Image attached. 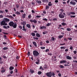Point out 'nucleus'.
I'll return each instance as SVG.
<instances>
[{
	"instance_id": "1",
	"label": "nucleus",
	"mask_w": 77,
	"mask_h": 77,
	"mask_svg": "<svg viewBox=\"0 0 77 77\" xmlns=\"http://www.w3.org/2000/svg\"><path fill=\"white\" fill-rule=\"evenodd\" d=\"M39 54V53L38 52L36 51H33V55L35 56V57H37L38 56V55Z\"/></svg>"
},
{
	"instance_id": "2",
	"label": "nucleus",
	"mask_w": 77,
	"mask_h": 77,
	"mask_svg": "<svg viewBox=\"0 0 77 77\" xmlns=\"http://www.w3.org/2000/svg\"><path fill=\"white\" fill-rule=\"evenodd\" d=\"M36 36L37 37H33V39H36V40H38V39H39V38H40V37H41V35H40V34H39L38 33H36Z\"/></svg>"
},
{
	"instance_id": "3",
	"label": "nucleus",
	"mask_w": 77,
	"mask_h": 77,
	"mask_svg": "<svg viewBox=\"0 0 77 77\" xmlns=\"http://www.w3.org/2000/svg\"><path fill=\"white\" fill-rule=\"evenodd\" d=\"M0 24L1 26H7L8 25L5 20H3L1 22Z\"/></svg>"
},
{
	"instance_id": "4",
	"label": "nucleus",
	"mask_w": 77,
	"mask_h": 77,
	"mask_svg": "<svg viewBox=\"0 0 77 77\" xmlns=\"http://www.w3.org/2000/svg\"><path fill=\"white\" fill-rule=\"evenodd\" d=\"M46 75L47 76L49 77H51L52 76V72H49L46 73Z\"/></svg>"
},
{
	"instance_id": "5",
	"label": "nucleus",
	"mask_w": 77,
	"mask_h": 77,
	"mask_svg": "<svg viewBox=\"0 0 77 77\" xmlns=\"http://www.w3.org/2000/svg\"><path fill=\"white\" fill-rule=\"evenodd\" d=\"M59 17L60 18H64L65 17V16L62 14L60 13L59 15Z\"/></svg>"
},
{
	"instance_id": "6",
	"label": "nucleus",
	"mask_w": 77,
	"mask_h": 77,
	"mask_svg": "<svg viewBox=\"0 0 77 77\" xmlns=\"http://www.w3.org/2000/svg\"><path fill=\"white\" fill-rule=\"evenodd\" d=\"M9 25L10 26L12 27L13 25H14V23L12 21H11L9 23Z\"/></svg>"
},
{
	"instance_id": "7",
	"label": "nucleus",
	"mask_w": 77,
	"mask_h": 77,
	"mask_svg": "<svg viewBox=\"0 0 77 77\" xmlns=\"http://www.w3.org/2000/svg\"><path fill=\"white\" fill-rule=\"evenodd\" d=\"M75 13L74 12H70L68 14V15L69 16L70 15H75Z\"/></svg>"
},
{
	"instance_id": "8",
	"label": "nucleus",
	"mask_w": 77,
	"mask_h": 77,
	"mask_svg": "<svg viewBox=\"0 0 77 77\" xmlns=\"http://www.w3.org/2000/svg\"><path fill=\"white\" fill-rule=\"evenodd\" d=\"M30 21L31 23H35V24H36V23H37V21L35 19H34L33 20H31Z\"/></svg>"
},
{
	"instance_id": "9",
	"label": "nucleus",
	"mask_w": 77,
	"mask_h": 77,
	"mask_svg": "<svg viewBox=\"0 0 77 77\" xmlns=\"http://www.w3.org/2000/svg\"><path fill=\"white\" fill-rule=\"evenodd\" d=\"M66 59H68V60H71L72 59V58L69 57V56H66Z\"/></svg>"
},
{
	"instance_id": "10",
	"label": "nucleus",
	"mask_w": 77,
	"mask_h": 77,
	"mask_svg": "<svg viewBox=\"0 0 77 77\" xmlns=\"http://www.w3.org/2000/svg\"><path fill=\"white\" fill-rule=\"evenodd\" d=\"M70 4L72 5H75V4H76V3H75V2H72V1H71L70 2Z\"/></svg>"
},
{
	"instance_id": "11",
	"label": "nucleus",
	"mask_w": 77,
	"mask_h": 77,
	"mask_svg": "<svg viewBox=\"0 0 77 77\" xmlns=\"http://www.w3.org/2000/svg\"><path fill=\"white\" fill-rule=\"evenodd\" d=\"M66 62V60H62L60 62V63H65Z\"/></svg>"
},
{
	"instance_id": "12",
	"label": "nucleus",
	"mask_w": 77,
	"mask_h": 77,
	"mask_svg": "<svg viewBox=\"0 0 77 77\" xmlns=\"http://www.w3.org/2000/svg\"><path fill=\"white\" fill-rule=\"evenodd\" d=\"M29 71L30 73H31V74H33V73H34V72H35V71H34V70L31 69L30 70H29Z\"/></svg>"
},
{
	"instance_id": "13",
	"label": "nucleus",
	"mask_w": 77,
	"mask_h": 77,
	"mask_svg": "<svg viewBox=\"0 0 77 77\" xmlns=\"http://www.w3.org/2000/svg\"><path fill=\"white\" fill-rule=\"evenodd\" d=\"M17 24L16 23H15V24H14V25H13V26L12 27H13L14 28V29H15V28H17Z\"/></svg>"
},
{
	"instance_id": "14",
	"label": "nucleus",
	"mask_w": 77,
	"mask_h": 77,
	"mask_svg": "<svg viewBox=\"0 0 77 77\" xmlns=\"http://www.w3.org/2000/svg\"><path fill=\"white\" fill-rule=\"evenodd\" d=\"M40 29H46V27L44 26H42L40 27Z\"/></svg>"
},
{
	"instance_id": "15",
	"label": "nucleus",
	"mask_w": 77,
	"mask_h": 77,
	"mask_svg": "<svg viewBox=\"0 0 77 77\" xmlns=\"http://www.w3.org/2000/svg\"><path fill=\"white\" fill-rule=\"evenodd\" d=\"M5 22H9V21H10V20L9 19L6 18L5 19V20H4Z\"/></svg>"
},
{
	"instance_id": "16",
	"label": "nucleus",
	"mask_w": 77,
	"mask_h": 77,
	"mask_svg": "<svg viewBox=\"0 0 77 77\" xmlns=\"http://www.w3.org/2000/svg\"><path fill=\"white\" fill-rule=\"evenodd\" d=\"M6 17L8 18H14V17H13L11 16H9L8 15H7Z\"/></svg>"
},
{
	"instance_id": "17",
	"label": "nucleus",
	"mask_w": 77,
	"mask_h": 77,
	"mask_svg": "<svg viewBox=\"0 0 77 77\" xmlns=\"http://www.w3.org/2000/svg\"><path fill=\"white\" fill-rule=\"evenodd\" d=\"M33 44L35 47H37V45L36 44V42H33Z\"/></svg>"
},
{
	"instance_id": "18",
	"label": "nucleus",
	"mask_w": 77,
	"mask_h": 77,
	"mask_svg": "<svg viewBox=\"0 0 77 77\" xmlns=\"http://www.w3.org/2000/svg\"><path fill=\"white\" fill-rule=\"evenodd\" d=\"M60 11H61L60 12V14H62V13H63V11H64V10H63V9H61L60 10Z\"/></svg>"
},
{
	"instance_id": "19",
	"label": "nucleus",
	"mask_w": 77,
	"mask_h": 77,
	"mask_svg": "<svg viewBox=\"0 0 77 77\" xmlns=\"http://www.w3.org/2000/svg\"><path fill=\"white\" fill-rule=\"evenodd\" d=\"M31 35H32V36H33L34 37V36H35V35H36V34H35L34 32L31 33Z\"/></svg>"
},
{
	"instance_id": "20",
	"label": "nucleus",
	"mask_w": 77,
	"mask_h": 77,
	"mask_svg": "<svg viewBox=\"0 0 77 77\" xmlns=\"http://www.w3.org/2000/svg\"><path fill=\"white\" fill-rule=\"evenodd\" d=\"M26 27H28V28H29V29H30V24H27Z\"/></svg>"
},
{
	"instance_id": "21",
	"label": "nucleus",
	"mask_w": 77,
	"mask_h": 77,
	"mask_svg": "<svg viewBox=\"0 0 77 77\" xmlns=\"http://www.w3.org/2000/svg\"><path fill=\"white\" fill-rule=\"evenodd\" d=\"M14 69V67L13 66H11L9 68V69L11 71H12V69Z\"/></svg>"
},
{
	"instance_id": "22",
	"label": "nucleus",
	"mask_w": 77,
	"mask_h": 77,
	"mask_svg": "<svg viewBox=\"0 0 77 77\" xmlns=\"http://www.w3.org/2000/svg\"><path fill=\"white\" fill-rule=\"evenodd\" d=\"M63 35H60L58 36L59 39H60V38H63Z\"/></svg>"
},
{
	"instance_id": "23",
	"label": "nucleus",
	"mask_w": 77,
	"mask_h": 77,
	"mask_svg": "<svg viewBox=\"0 0 77 77\" xmlns=\"http://www.w3.org/2000/svg\"><path fill=\"white\" fill-rule=\"evenodd\" d=\"M23 16H22V17L23 18H26V14L24 13V14H23Z\"/></svg>"
},
{
	"instance_id": "24",
	"label": "nucleus",
	"mask_w": 77,
	"mask_h": 77,
	"mask_svg": "<svg viewBox=\"0 0 77 77\" xmlns=\"http://www.w3.org/2000/svg\"><path fill=\"white\" fill-rule=\"evenodd\" d=\"M59 67L60 68H65V67L63 66L62 65H60L59 66Z\"/></svg>"
},
{
	"instance_id": "25",
	"label": "nucleus",
	"mask_w": 77,
	"mask_h": 77,
	"mask_svg": "<svg viewBox=\"0 0 77 77\" xmlns=\"http://www.w3.org/2000/svg\"><path fill=\"white\" fill-rule=\"evenodd\" d=\"M37 3H38V4H41L42 3V2L41 1H37Z\"/></svg>"
},
{
	"instance_id": "26",
	"label": "nucleus",
	"mask_w": 77,
	"mask_h": 77,
	"mask_svg": "<svg viewBox=\"0 0 77 77\" xmlns=\"http://www.w3.org/2000/svg\"><path fill=\"white\" fill-rule=\"evenodd\" d=\"M8 48L7 47H5L3 48V50H8Z\"/></svg>"
},
{
	"instance_id": "27",
	"label": "nucleus",
	"mask_w": 77,
	"mask_h": 77,
	"mask_svg": "<svg viewBox=\"0 0 77 77\" xmlns=\"http://www.w3.org/2000/svg\"><path fill=\"white\" fill-rule=\"evenodd\" d=\"M37 61H36V62H35V63L36 64H39V60H37Z\"/></svg>"
},
{
	"instance_id": "28",
	"label": "nucleus",
	"mask_w": 77,
	"mask_h": 77,
	"mask_svg": "<svg viewBox=\"0 0 77 77\" xmlns=\"http://www.w3.org/2000/svg\"><path fill=\"white\" fill-rule=\"evenodd\" d=\"M42 2L44 3H45V2H47L48 3V0H43Z\"/></svg>"
},
{
	"instance_id": "29",
	"label": "nucleus",
	"mask_w": 77,
	"mask_h": 77,
	"mask_svg": "<svg viewBox=\"0 0 77 77\" xmlns=\"http://www.w3.org/2000/svg\"><path fill=\"white\" fill-rule=\"evenodd\" d=\"M66 30L67 31H68V32H69L70 31H71V29L70 28H67L66 29Z\"/></svg>"
},
{
	"instance_id": "30",
	"label": "nucleus",
	"mask_w": 77,
	"mask_h": 77,
	"mask_svg": "<svg viewBox=\"0 0 77 77\" xmlns=\"http://www.w3.org/2000/svg\"><path fill=\"white\" fill-rule=\"evenodd\" d=\"M45 9H49V6L48 5H46L45 8Z\"/></svg>"
},
{
	"instance_id": "31",
	"label": "nucleus",
	"mask_w": 77,
	"mask_h": 77,
	"mask_svg": "<svg viewBox=\"0 0 77 77\" xmlns=\"http://www.w3.org/2000/svg\"><path fill=\"white\" fill-rule=\"evenodd\" d=\"M22 30H23V31H25V32H26V31H27V29H25V27H23V28Z\"/></svg>"
},
{
	"instance_id": "32",
	"label": "nucleus",
	"mask_w": 77,
	"mask_h": 77,
	"mask_svg": "<svg viewBox=\"0 0 77 77\" xmlns=\"http://www.w3.org/2000/svg\"><path fill=\"white\" fill-rule=\"evenodd\" d=\"M51 24V23H48L47 24H46V26H49Z\"/></svg>"
},
{
	"instance_id": "33",
	"label": "nucleus",
	"mask_w": 77,
	"mask_h": 77,
	"mask_svg": "<svg viewBox=\"0 0 77 77\" xmlns=\"http://www.w3.org/2000/svg\"><path fill=\"white\" fill-rule=\"evenodd\" d=\"M22 25H23V28L25 27V22H23V23Z\"/></svg>"
},
{
	"instance_id": "34",
	"label": "nucleus",
	"mask_w": 77,
	"mask_h": 77,
	"mask_svg": "<svg viewBox=\"0 0 77 77\" xmlns=\"http://www.w3.org/2000/svg\"><path fill=\"white\" fill-rule=\"evenodd\" d=\"M61 24L62 26H66V23H61Z\"/></svg>"
},
{
	"instance_id": "35",
	"label": "nucleus",
	"mask_w": 77,
	"mask_h": 77,
	"mask_svg": "<svg viewBox=\"0 0 77 77\" xmlns=\"http://www.w3.org/2000/svg\"><path fill=\"white\" fill-rule=\"evenodd\" d=\"M51 40L52 41H54V40H55V38L53 37H52L51 38Z\"/></svg>"
},
{
	"instance_id": "36",
	"label": "nucleus",
	"mask_w": 77,
	"mask_h": 77,
	"mask_svg": "<svg viewBox=\"0 0 77 77\" xmlns=\"http://www.w3.org/2000/svg\"><path fill=\"white\" fill-rule=\"evenodd\" d=\"M47 31H45L43 32V35H45V34H46V33H47Z\"/></svg>"
},
{
	"instance_id": "37",
	"label": "nucleus",
	"mask_w": 77,
	"mask_h": 77,
	"mask_svg": "<svg viewBox=\"0 0 77 77\" xmlns=\"http://www.w3.org/2000/svg\"><path fill=\"white\" fill-rule=\"evenodd\" d=\"M38 74L40 75L42 74V72L41 71H39L38 72Z\"/></svg>"
},
{
	"instance_id": "38",
	"label": "nucleus",
	"mask_w": 77,
	"mask_h": 77,
	"mask_svg": "<svg viewBox=\"0 0 77 77\" xmlns=\"http://www.w3.org/2000/svg\"><path fill=\"white\" fill-rule=\"evenodd\" d=\"M75 16L70 15V18H75Z\"/></svg>"
},
{
	"instance_id": "39",
	"label": "nucleus",
	"mask_w": 77,
	"mask_h": 77,
	"mask_svg": "<svg viewBox=\"0 0 77 77\" xmlns=\"http://www.w3.org/2000/svg\"><path fill=\"white\" fill-rule=\"evenodd\" d=\"M60 48L61 49H65V47H60Z\"/></svg>"
},
{
	"instance_id": "40",
	"label": "nucleus",
	"mask_w": 77,
	"mask_h": 77,
	"mask_svg": "<svg viewBox=\"0 0 77 77\" xmlns=\"http://www.w3.org/2000/svg\"><path fill=\"white\" fill-rule=\"evenodd\" d=\"M5 69H2L1 71V72H5Z\"/></svg>"
},
{
	"instance_id": "41",
	"label": "nucleus",
	"mask_w": 77,
	"mask_h": 77,
	"mask_svg": "<svg viewBox=\"0 0 77 77\" xmlns=\"http://www.w3.org/2000/svg\"><path fill=\"white\" fill-rule=\"evenodd\" d=\"M16 14L17 15H20V12L18 11H17Z\"/></svg>"
},
{
	"instance_id": "42",
	"label": "nucleus",
	"mask_w": 77,
	"mask_h": 77,
	"mask_svg": "<svg viewBox=\"0 0 77 77\" xmlns=\"http://www.w3.org/2000/svg\"><path fill=\"white\" fill-rule=\"evenodd\" d=\"M3 15H0V19L3 18Z\"/></svg>"
},
{
	"instance_id": "43",
	"label": "nucleus",
	"mask_w": 77,
	"mask_h": 77,
	"mask_svg": "<svg viewBox=\"0 0 77 77\" xmlns=\"http://www.w3.org/2000/svg\"><path fill=\"white\" fill-rule=\"evenodd\" d=\"M43 21H48V20L46 18H43Z\"/></svg>"
},
{
	"instance_id": "44",
	"label": "nucleus",
	"mask_w": 77,
	"mask_h": 77,
	"mask_svg": "<svg viewBox=\"0 0 77 77\" xmlns=\"http://www.w3.org/2000/svg\"><path fill=\"white\" fill-rule=\"evenodd\" d=\"M3 27L4 29H8V27H7L6 26H3Z\"/></svg>"
},
{
	"instance_id": "45",
	"label": "nucleus",
	"mask_w": 77,
	"mask_h": 77,
	"mask_svg": "<svg viewBox=\"0 0 77 77\" xmlns=\"http://www.w3.org/2000/svg\"><path fill=\"white\" fill-rule=\"evenodd\" d=\"M57 19L56 18H54L53 19V21H57Z\"/></svg>"
},
{
	"instance_id": "46",
	"label": "nucleus",
	"mask_w": 77,
	"mask_h": 77,
	"mask_svg": "<svg viewBox=\"0 0 77 77\" xmlns=\"http://www.w3.org/2000/svg\"><path fill=\"white\" fill-rule=\"evenodd\" d=\"M19 27L20 29H23V27L20 25L19 26Z\"/></svg>"
},
{
	"instance_id": "47",
	"label": "nucleus",
	"mask_w": 77,
	"mask_h": 77,
	"mask_svg": "<svg viewBox=\"0 0 77 77\" xmlns=\"http://www.w3.org/2000/svg\"><path fill=\"white\" fill-rule=\"evenodd\" d=\"M30 52H28V56H30Z\"/></svg>"
},
{
	"instance_id": "48",
	"label": "nucleus",
	"mask_w": 77,
	"mask_h": 77,
	"mask_svg": "<svg viewBox=\"0 0 77 77\" xmlns=\"http://www.w3.org/2000/svg\"><path fill=\"white\" fill-rule=\"evenodd\" d=\"M4 12H5L4 11H2L1 10L0 11V13L3 14V13H4Z\"/></svg>"
},
{
	"instance_id": "49",
	"label": "nucleus",
	"mask_w": 77,
	"mask_h": 77,
	"mask_svg": "<svg viewBox=\"0 0 77 77\" xmlns=\"http://www.w3.org/2000/svg\"><path fill=\"white\" fill-rule=\"evenodd\" d=\"M73 48L72 47V46H71L69 48V49H70V50H72Z\"/></svg>"
},
{
	"instance_id": "50",
	"label": "nucleus",
	"mask_w": 77,
	"mask_h": 77,
	"mask_svg": "<svg viewBox=\"0 0 77 77\" xmlns=\"http://www.w3.org/2000/svg\"><path fill=\"white\" fill-rule=\"evenodd\" d=\"M31 12H32V14H35V12L34 11V10H32L31 11Z\"/></svg>"
},
{
	"instance_id": "51",
	"label": "nucleus",
	"mask_w": 77,
	"mask_h": 77,
	"mask_svg": "<svg viewBox=\"0 0 77 77\" xmlns=\"http://www.w3.org/2000/svg\"><path fill=\"white\" fill-rule=\"evenodd\" d=\"M53 4H51V3H49L48 4V5L49 6H52V5Z\"/></svg>"
},
{
	"instance_id": "52",
	"label": "nucleus",
	"mask_w": 77,
	"mask_h": 77,
	"mask_svg": "<svg viewBox=\"0 0 77 77\" xmlns=\"http://www.w3.org/2000/svg\"><path fill=\"white\" fill-rule=\"evenodd\" d=\"M40 48H41V49H45V47H41Z\"/></svg>"
},
{
	"instance_id": "53",
	"label": "nucleus",
	"mask_w": 77,
	"mask_h": 77,
	"mask_svg": "<svg viewBox=\"0 0 77 77\" xmlns=\"http://www.w3.org/2000/svg\"><path fill=\"white\" fill-rule=\"evenodd\" d=\"M45 52H48V51H49V49H47L45 51Z\"/></svg>"
},
{
	"instance_id": "54",
	"label": "nucleus",
	"mask_w": 77,
	"mask_h": 77,
	"mask_svg": "<svg viewBox=\"0 0 77 77\" xmlns=\"http://www.w3.org/2000/svg\"><path fill=\"white\" fill-rule=\"evenodd\" d=\"M58 75L59 76V77H61V73H59L58 74Z\"/></svg>"
},
{
	"instance_id": "55",
	"label": "nucleus",
	"mask_w": 77,
	"mask_h": 77,
	"mask_svg": "<svg viewBox=\"0 0 77 77\" xmlns=\"http://www.w3.org/2000/svg\"><path fill=\"white\" fill-rule=\"evenodd\" d=\"M73 53L75 54L77 53V51H73Z\"/></svg>"
},
{
	"instance_id": "56",
	"label": "nucleus",
	"mask_w": 77,
	"mask_h": 77,
	"mask_svg": "<svg viewBox=\"0 0 77 77\" xmlns=\"http://www.w3.org/2000/svg\"><path fill=\"white\" fill-rule=\"evenodd\" d=\"M40 45H42V42H40Z\"/></svg>"
},
{
	"instance_id": "57",
	"label": "nucleus",
	"mask_w": 77,
	"mask_h": 77,
	"mask_svg": "<svg viewBox=\"0 0 77 77\" xmlns=\"http://www.w3.org/2000/svg\"><path fill=\"white\" fill-rule=\"evenodd\" d=\"M16 8H19V5H16Z\"/></svg>"
},
{
	"instance_id": "58",
	"label": "nucleus",
	"mask_w": 77,
	"mask_h": 77,
	"mask_svg": "<svg viewBox=\"0 0 77 77\" xmlns=\"http://www.w3.org/2000/svg\"><path fill=\"white\" fill-rule=\"evenodd\" d=\"M8 2H4V3L5 4V5H7V3Z\"/></svg>"
},
{
	"instance_id": "59",
	"label": "nucleus",
	"mask_w": 77,
	"mask_h": 77,
	"mask_svg": "<svg viewBox=\"0 0 77 77\" xmlns=\"http://www.w3.org/2000/svg\"><path fill=\"white\" fill-rule=\"evenodd\" d=\"M52 76H54V75H55V74H54V73L52 72Z\"/></svg>"
},
{
	"instance_id": "60",
	"label": "nucleus",
	"mask_w": 77,
	"mask_h": 77,
	"mask_svg": "<svg viewBox=\"0 0 77 77\" xmlns=\"http://www.w3.org/2000/svg\"><path fill=\"white\" fill-rule=\"evenodd\" d=\"M2 43L4 45H6V44H7V43L5 42H3Z\"/></svg>"
},
{
	"instance_id": "61",
	"label": "nucleus",
	"mask_w": 77,
	"mask_h": 77,
	"mask_svg": "<svg viewBox=\"0 0 77 77\" xmlns=\"http://www.w3.org/2000/svg\"><path fill=\"white\" fill-rule=\"evenodd\" d=\"M28 18H29V19L31 18V15H29L28 16Z\"/></svg>"
},
{
	"instance_id": "62",
	"label": "nucleus",
	"mask_w": 77,
	"mask_h": 77,
	"mask_svg": "<svg viewBox=\"0 0 77 77\" xmlns=\"http://www.w3.org/2000/svg\"><path fill=\"white\" fill-rule=\"evenodd\" d=\"M59 1L57 0H55V3H58Z\"/></svg>"
},
{
	"instance_id": "63",
	"label": "nucleus",
	"mask_w": 77,
	"mask_h": 77,
	"mask_svg": "<svg viewBox=\"0 0 77 77\" xmlns=\"http://www.w3.org/2000/svg\"><path fill=\"white\" fill-rule=\"evenodd\" d=\"M5 12H6V13H7V12H8V10H7V9H5Z\"/></svg>"
},
{
	"instance_id": "64",
	"label": "nucleus",
	"mask_w": 77,
	"mask_h": 77,
	"mask_svg": "<svg viewBox=\"0 0 77 77\" xmlns=\"http://www.w3.org/2000/svg\"><path fill=\"white\" fill-rule=\"evenodd\" d=\"M36 18H40L41 17V16H39L38 15H37L36 16Z\"/></svg>"
}]
</instances>
